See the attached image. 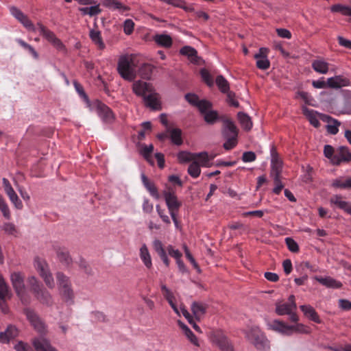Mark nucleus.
I'll return each instance as SVG.
<instances>
[{
	"mask_svg": "<svg viewBox=\"0 0 351 351\" xmlns=\"http://www.w3.org/2000/svg\"><path fill=\"white\" fill-rule=\"evenodd\" d=\"M348 202L343 199V197L340 195H334L330 198V204L337 208L343 210Z\"/></svg>",
	"mask_w": 351,
	"mask_h": 351,
	"instance_id": "43",
	"label": "nucleus"
},
{
	"mask_svg": "<svg viewBox=\"0 0 351 351\" xmlns=\"http://www.w3.org/2000/svg\"><path fill=\"white\" fill-rule=\"evenodd\" d=\"M332 12H339L344 16H351V8L341 4H335L330 8Z\"/></svg>",
	"mask_w": 351,
	"mask_h": 351,
	"instance_id": "45",
	"label": "nucleus"
},
{
	"mask_svg": "<svg viewBox=\"0 0 351 351\" xmlns=\"http://www.w3.org/2000/svg\"><path fill=\"white\" fill-rule=\"evenodd\" d=\"M18 43L23 48L27 49L32 53V55L33 56V57L35 59H38V53L35 51V49L31 45H29L27 43H26L25 41H23V40H21V39H19L18 40Z\"/></svg>",
	"mask_w": 351,
	"mask_h": 351,
	"instance_id": "62",
	"label": "nucleus"
},
{
	"mask_svg": "<svg viewBox=\"0 0 351 351\" xmlns=\"http://www.w3.org/2000/svg\"><path fill=\"white\" fill-rule=\"evenodd\" d=\"M349 84V80L341 75L330 77L327 80L328 86L332 88H340L343 86H348Z\"/></svg>",
	"mask_w": 351,
	"mask_h": 351,
	"instance_id": "18",
	"label": "nucleus"
},
{
	"mask_svg": "<svg viewBox=\"0 0 351 351\" xmlns=\"http://www.w3.org/2000/svg\"><path fill=\"white\" fill-rule=\"evenodd\" d=\"M4 190L9 197L10 201L14 204L16 208L21 209L23 207L21 201L18 197L16 193L12 187L9 180L6 178L2 180Z\"/></svg>",
	"mask_w": 351,
	"mask_h": 351,
	"instance_id": "11",
	"label": "nucleus"
},
{
	"mask_svg": "<svg viewBox=\"0 0 351 351\" xmlns=\"http://www.w3.org/2000/svg\"><path fill=\"white\" fill-rule=\"evenodd\" d=\"M332 186L335 188L350 189L351 178L346 179L345 181H343L341 179H336L333 180Z\"/></svg>",
	"mask_w": 351,
	"mask_h": 351,
	"instance_id": "52",
	"label": "nucleus"
},
{
	"mask_svg": "<svg viewBox=\"0 0 351 351\" xmlns=\"http://www.w3.org/2000/svg\"><path fill=\"white\" fill-rule=\"evenodd\" d=\"M16 293L23 304H29L30 303L31 298L29 293L27 292L25 288L16 291Z\"/></svg>",
	"mask_w": 351,
	"mask_h": 351,
	"instance_id": "55",
	"label": "nucleus"
},
{
	"mask_svg": "<svg viewBox=\"0 0 351 351\" xmlns=\"http://www.w3.org/2000/svg\"><path fill=\"white\" fill-rule=\"evenodd\" d=\"M56 279L62 300L69 304H73L75 295L69 277L59 271L56 274Z\"/></svg>",
	"mask_w": 351,
	"mask_h": 351,
	"instance_id": "2",
	"label": "nucleus"
},
{
	"mask_svg": "<svg viewBox=\"0 0 351 351\" xmlns=\"http://www.w3.org/2000/svg\"><path fill=\"white\" fill-rule=\"evenodd\" d=\"M154 69V67L152 64L144 63L139 67L138 74L143 79L150 80Z\"/></svg>",
	"mask_w": 351,
	"mask_h": 351,
	"instance_id": "28",
	"label": "nucleus"
},
{
	"mask_svg": "<svg viewBox=\"0 0 351 351\" xmlns=\"http://www.w3.org/2000/svg\"><path fill=\"white\" fill-rule=\"evenodd\" d=\"M182 55L186 56L194 64H198L199 58L197 56V51L193 47L185 46L180 51Z\"/></svg>",
	"mask_w": 351,
	"mask_h": 351,
	"instance_id": "24",
	"label": "nucleus"
},
{
	"mask_svg": "<svg viewBox=\"0 0 351 351\" xmlns=\"http://www.w3.org/2000/svg\"><path fill=\"white\" fill-rule=\"evenodd\" d=\"M195 158L193 160H196L199 164V166L204 167H209L212 165L210 161L213 160L214 156H209L208 153L206 152L195 153Z\"/></svg>",
	"mask_w": 351,
	"mask_h": 351,
	"instance_id": "23",
	"label": "nucleus"
},
{
	"mask_svg": "<svg viewBox=\"0 0 351 351\" xmlns=\"http://www.w3.org/2000/svg\"><path fill=\"white\" fill-rule=\"evenodd\" d=\"M103 4L106 7L119 10L121 12L128 11L130 10L128 6L122 4L117 0H103Z\"/></svg>",
	"mask_w": 351,
	"mask_h": 351,
	"instance_id": "33",
	"label": "nucleus"
},
{
	"mask_svg": "<svg viewBox=\"0 0 351 351\" xmlns=\"http://www.w3.org/2000/svg\"><path fill=\"white\" fill-rule=\"evenodd\" d=\"M189 174L193 178H197L201 173L199 164L196 160H193L188 168Z\"/></svg>",
	"mask_w": 351,
	"mask_h": 351,
	"instance_id": "51",
	"label": "nucleus"
},
{
	"mask_svg": "<svg viewBox=\"0 0 351 351\" xmlns=\"http://www.w3.org/2000/svg\"><path fill=\"white\" fill-rule=\"evenodd\" d=\"M313 69L317 73L325 74L328 71V64L322 60H314L312 63Z\"/></svg>",
	"mask_w": 351,
	"mask_h": 351,
	"instance_id": "36",
	"label": "nucleus"
},
{
	"mask_svg": "<svg viewBox=\"0 0 351 351\" xmlns=\"http://www.w3.org/2000/svg\"><path fill=\"white\" fill-rule=\"evenodd\" d=\"M348 202L343 199V197L340 195H334L330 198V204L337 208L343 210Z\"/></svg>",
	"mask_w": 351,
	"mask_h": 351,
	"instance_id": "42",
	"label": "nucleus"
},
{
	"mask_svg": "<svg viewBox=\"0 0 351 351\" xmlns=\"http://www.w3.org/2000/svg\"><path fill=\"white\" fill-rule=\"evenodd\" d=\"M163 196L169 211L170 214L178 213L180 208L182 206L181 202H180L173 191H164Z\"/></svg>",
	"mask_w": 351,
	"mask_h": 351,
	"instance_id": "6",
	"label": "nucleus"
},
{
	"mask_svg": "<svg viewBox=\"0 0 351 351\" xmlns=\"http://www.w3.org/2000/svg\"><path fill=\"white\" fill-rule=\"evenodd\" d=\"M295 309L292 308V306H291L288 303L276 304V312L279 315L291 314V313Z\"/></svg>",
	"mask_w": 351,
	"mask_h": 351,
	"instance_id": "41",
	"label": "nucleus"
},
{
	"mask_svg": "<svg viewBox=\"0 0 351 351\" xmlns=\"http://www.w3.org/2000/svg\"><path fill=\"white\" fill-rule=\"evenodd\" d=\"M315 280L328 288L339 289L342 287V284L340 282L337 281L330 277H315Z\"/></svg>",
	"mask_w": 351,
	"mask_h": 351,
	"instance_id": "27",
	"label": "nucleus"
},
{
	"mask_svg": "<svg viewBox=\"0 0 351 351\" xmlns=\"http://www.w3.org/2000/svg\"><path fill=\"white\" fill-rule=\"evenodd\" d=\"M285 243L288 249L292 252H298L299 251V246L298 243L291 237L285 239Z\"/></svg>",
	"mask_w": 351,
	"mask_h": 351,
	"instance_id": "58",
	"label": "nucleus"
},
{
	"mask_svg": "<svg viewBox=\"0 0 351 351\" xmlns=\"http://www.w3.org/2000/svg\"><path fill=\"white\" fill-rule=\"evenodd\" d=\"M200 75L204 82L210 87L213 86L214 82L212 76L206 69H202L200 70Z\"/></svg>",
	"mask_w": 351,
	"mask_h": 351,
	"instance_id": "56",
	"label": "nucleus"
},
{
	"mask_svg": "<svg viewBox=\"0 0 351 351\" xmlns=\"http://www.w3.org/2000/svg\"><path fill=\"white\" fill-rule=\"evenodd\" d=\"M132 90L136 95L144 98V96H146V93L149 94L154 89L151 84L138 80L133 83Z\"/></svg>",
	"mask_w": 351,
	"mask_h": 351,
	"instance_id": "12",
	"label": "nucleus"
},
{
	"mask_svg": "<svg viewBox=\"0 0 351 351\" xmlns=\"http://www.w3.org/2000/svg\"><path fill=\"white\" fill-rule=\"evenodd\" d=\"M302 111L303 114L306 117L312 125L315 128H318L319 126L320 123L313 110H310L306 107H304L302 108Z\"/></svg>",
	"mask_w": 351,
	"mask_h": 351,
	"instance_id": "37",
	"label": "nucleus"
},
{
	"mask_svg": "<svg viewBox=\"0 0 351 351\" xmlns=\"http://www.w3.org/2000/svg\"><path fill=\"white\" fill-rule=\"evenodd\" d=\"M273 177H274V184L276 186L273 189V192L274 193L278 195L281 192L282 189H283L284 185L282 183V182L280 181V176H275Z\"/></svg>",
	"mask_w": 351,
	"mask_h": 351,
	"instance_id": "61",
	"label": "nucleus"
},
{
	"mask_svg": "<svg viewBox=\"0 0 351 351\" xmlns=\"http://www.w3.org/2000/svg\"><path fill=\"white\" fill-rule=\"evenodd\" d=\"M24 278H25V276L21 272L17 271V272H13L11 274L10 280H11L13 288L15 290V292L17 291H20L22 289L25 288V284H24Z\"/></svg>",
	"mask_w": 351,
	"mask_h": 351,
	"instance_id": "19",
	"label": "nucleus"
},
{
	"mask_svg": "<svg viewBox=\"0 0 351 351\" xmlns=\"http://www.w3.org/2000/svg\"><path fill=\"white\" fill-rule=\"evenodd\" d=\"M273 328L279 332L287 333L288 331L292 330L294 328V326H287L282 322L275 320L273 322Z\"/></svg>",
	"mask_w": 351,
	"mask_h": 351,
	"instance_id": "50",
	"label": "nucleus"
},
{
	"mask_svg": "<svg viewBox=\"0 0 351 351\" xmlns=\"http://www.w3.org/2000/svg\"><path fill=\"white\" fill-rule=\"evenodd\" d=\"M216 84L221 92L225 93L230 90V84L227 80L221 75H219L216 78Z\"/></svg>",
	"mask_w": 351,
	"mask_h": 351,
	"instance_id": "44",
	"label": "nucleus"
},
{
	"mask_svg": "<svg viewBox=\"0 0 351 351\" xmlns=\"http://www.w3.org/2000/svg\"><path fill=\"white\" fill-rule=\"evenodd\" d=\"M89 36L92 41L97 46L99 49L103 50L105 49L106 45L103 42L101 32L99 31L96 29H91L90 31Z\"/></svg>",
	"mask_w": 351,
	"mask_h": 351,
	"instance_id": "32",
	"label": "nucleus"
},
{
	"mask_svg": "<svg viewBox=\"0 0 351 351\" xmlns=\"http://www.w3.org/2000/svg\"><path fill=\"white\" fill-rule=\"evenodd\" d=\"M10 12L12 14L16 19H17L27 29L30 31H35V27L32 21L29 19L27 16L24 14L21 10L15 7H12L10 8Z\"/></svg>",
	"mask_w": 351,
	"mask_h": 351,
	"instance_id": "14",
	"label": "nucleus"
},
{
	"mask_svg": "<svg viewBox=\"0 0 351 351\" xmlns=\"http://www.w3.org/2000/svg\"><path fill=\"white\" fill-rule=\"evenodd\" d=\"M154 151V145L150 144L149 145H143L141 150V154L145 158V159L153 165V161L151 158V154Z\"/></svg>",
	"mask_w": 351,
	"mask_h": 351,
	"instance_id": "47",
	"label": "nucleus"
},
{
	"mask_svg": "<svg viewBox=\"0 0 351 351\" xmlns=\"http://www.w3.org/2000/svg\"><path fill=\"white\" fill-rule=\"evenodd\" d=\"M56 254L59 261L64 265L69 266L72 263V259L69 252L65 248H58Z\"/></svg>",
	"mask_w": 351,
	"mask_h": 351,
	"instance_id": "31",
	"label": "nucleus"
},
{
	"mask_svg": "<svg viewBox=\"0 0 351 351\" xmlns=\"http://www.w3.org/2000/svg\"><path fill=\"white\" fill-rule=\"evenodd\" d=\"M197 107L199 110L200 112L204 114L205 112L210 110V109L212 108V104L206 99H202L198 102Z\"/></svg>",
	"mask_w": 351,
	"mask_h": 351,
	"instance_id": "57",
	"label": "nucleus"
},
{
	"mask_svg": "<svg viewBox=\"0 0 351 351\" xmlns=\"http://www.w3.org/2000/svg\"><path fill=\"white\" fill-rule=\"evenodd\" d=\"M28 282L30 286V291L40 304L47 306L53 305L52 295L34 276L29 278Z\"/></svg>",
	"mask_w": 351,
	"mask_h": 351,
	"instance_id": "1",
	"label": "nucleus"
},
{
	"mask_svg": "<svg viewBox=\"0 0 351 351\" xmlns=\"http://www.w3.org/2000/svg\"><path fill=\"white\" fill-rule=\"evenodd\" d=\"M336 157L337 158V160H339L338 162V165L343 162H349L351 161V152L349 151L348 147L341 146L338 149Z\"/></svg>",
	"mask_w": 351,
	"mask_h": 351,
	"instance_id": "25",
	"label": "nucleus"
},
{
	"mask_svg": "<svg viewBox=\"0 0 351 351\" xmlns=\"http://www.w3.org/2000/svg\"><path fill=\"white\" fill-rule=\"evenodd\" d=\"M213 341L219 347L221 351H234V346L231 341L220 331L214 333Z\"/></svg>",
	"mask_w": 351,
	"mask_h": 351,
	"instance_id": "8",
	"label": "nucleus"
},
{
	"mask_svg": "<svg viewBox=\"0 0 351 351\" xmlns=\"http://www.w3.org/2000/svg\"><path fill=\"white\" fill-rule=\"evenodd\" d=\"M185 99L189 104L196 107L198 104V102L200 101L197 95L193 93H187L185 95Z\"/></svg>",
	"mask_w": 351,
	"mask_h": 351,
	"instance_id": "64",
	"label": "nucleus"
},
{
	"mask_svg": "<svg viewBox=\"0 0 351 351\" xmlns=\"http://www.w3.org/2000/svg\"><path fill=\"white\" fill-rule=\"evenodd\" d=\"M195 158V154L186 151H181L178 154V159L181 163L193 161Z\"/></svg>",
	"mask_w": 351,
	"mask_h": 351,
	"instance_id": "49",
	"label": "nucleus"
},
{
	"mask_svg": "<svg viewBox=\"0 0 351 351\" xmlns=\"http://www.w3.org/2000/svg\"><path fill=\"white\" fill-rule=\"evenodd\" d=\"M237 116L242 128L246 131L250 130L252 127L251 118L247 114L241 112H239Z\"/></svg>",
	"mask_w": 351,
	"mask_h": 351,
	"instance_id": "35",
	"label": "nucleus"
},
{
	"mask_svg": "<svg viewBox=\"0 0 351 351\" xmlns=\"http://www.w3.org/2000/svg\"><path fill=\"white\" fill-rule=\"evenodd\" d=\"M154 40L160 46L170 47L172 45V38L167 34H156L154 36Z\"/></svg>",
	"mask_w": 351,
	"mask_h": 351,
	"instance_id": "30",
	"label": "nucleus"
},
{
	"mask_svg": "<svg viewBox=\"0 0 351 351\" xmlns=\"http://www.w3.org/2000/svg\"><path fill=\"white\" fill-rule=\"evenodd\" d=\"M33 344L36 351H57L49 341L43 337L35 339Z\"/></svg>",
	"mask_w": 351,
	"mask_h": 351,
	"instance_id": "20",
	"label": "nucleus"
},
{
	"mask_svg": "<svg viewBox=\"0 0 351 351\" xmlns=\"http://www.w3.org/2000/svg\"><path fill=\"white\" fill-rule=\"evenodd\" d=\"M222 134L224 138H237L238 129L235 124L229 119L223 120Z\"/></svg>",
	"mask_w": 351,
	"mask_h": 351,
	"instance_id": "13",
	"label": "nucleus"
},
{
	"mask_svg": "<svg viewBox=\"0 0 351 351\" xmlns=\"http://www.w3.org/2000/svg\"><path fill=\"white\" fill-rule=\"evenodd\" d=\"M165 3L171 5L173 6L180 8L184 10H187V6H185V1L183 0H160Z\"/></svg>",
	"mask_w": 351,
	"mask_h": 351,
	"instance_id": "59",
	"label": "nucleus"
},
{
	"mask_svg": "<svg viewBox=\"0 0 351 351\" xmlns=\"http://www.w3.org/2000/svg\"><path fill=\"white\" fill-rule=\"evenodd\" d=\"M262 335H264L258 328L254 327L250 328L247 332H246V337L247 340L252 343L253 341L256 340L260 337Z\"/></svg>",
	"mask_w": 351,
	"mask_h": 351,
	"instance_id": "48",
	"label": "nucleus"
},
{
	"mask_svg": "<svg viewBox=\"0 0 351 351\" xmlns=\"http://www.w3.org/2000/svg\"><path fill=\"white\" fill-rule=\"evenodd\" d=\"M117 71L125 80L132 82L136 77L134 64L131 58L128 56H121L118 61Z\"/></svg>",
	"mask_w": 351,
	"mask_h": 351,
	"instance_id": "3",
	"label": "nucleus"
},
{
	"mask_svg": "<svg viewBox=\"0 0 351 351\" xmlns=\"http://www.w3.org/2000/svg\"><path fill=\"white\" fill-rule=\"evenodd\" d=\"M204 119L207 123L213 124L218 119L217 111L208 110L204 114Z\"/></svg>",
	"mask_w": 351,
	"mask_h": 351,
	"instance_id": "54",
	"label": "nucleus"
},
{
	"mask_svg": "<svg viewBox=\"0 0 351 351\" xmlns=\"http://www.w3.org/2000/svg\"><path fill=\"white\" fill-rule=\"evenodd\" d=\"M84 14H88L90 16H95L101 12L99 5H94L90 7H84L80 9Z\"/></svg>",
	"mask_w": 351,
	"mask_h": 351,
	"instance_id": "53",
	"label": "nucleus"
},
{
	"mask_svg": "<svg viewBox=\"0 0 351 351\" xmlns=\"http://www.w3.org/2000/svg\"><path fill=\"white\" fill-rule=\"evenodd\" d=\"M34 266L40 276L43 278L46 285L49 288L53 289L55 286L54 280L47 262L44 259L36 257L34 259Z\"/></svg>",
	"mask_w": 351,
	"mask_h": 351,
	"instance_id": "4",
	"label": "nucleus"
},
{
	"mask_svg": "<svg viewBox=\"0 0 351 351\" xmlns=\"http://www.w3.org/2000/svg\"><path fill=\"white\" fill-rule=\"evenodd\" d=\"M256 349L261 351H267L269 349V343L264 335H262L258 339L252 342Z\"/></svg>",
	"mask_w": 351,
	"mask_h": 351,
	"instance_id": "34",
	"label": "nucleus"
},
{
	"mask_svg": "<svg viewBox=\"0 0 351 351\" xmlns=\"http://www.w3.org/2000/svg\"><path fill=\"white\" fill-rule=\"evenodd\" d=\"M96 110L99 117L105 123H111L114 119L112 111L104 104L97 101L96 102Z\"/></svg>",
	"mask_w": 351,
	"mask_h": 351,
	"instance_id": "10",
	"label": "nucleus"
},
{
	"mask_svg": "<svg viewBox=\"0 0 351 351\" xmlns=\"http://www.w3.org/2000/svg\"><path fill=\"white\" fill-rule=\"evenodd\" d=\"M11 293L8 286L5 283L2 276L0 275V310L3 313H8V306L7 305V300L10 299Z\"/></svg>",
	"mask_w": 351,
	"mask_h": 351,
	"instance_id": "7",
	"label": "nucleus"
},
{
	"mask_svg": "<svg viewBox=\"0 0 351 351\" xmlns=\"http://www.w3.org/2000/svg\"><path fill=\"white\" fill-rule=\"evenodd\" d=\"M322 119L326 121L328 125H327V131L331 134H336L339 132L338 127L341 123L337 120L332 118L331 117L326 114L322 115Z\"/></svg>",
	"mask_w": 351,
	"mask_h": 351,
	"instance_id": "21",
	"label": "nucleus"
},
{
	"mask_svg": "<svg viewBox=\"0 0 351 351\" xmlns=\"http://www.w3.org/2000/svg\"><path fill=\"white\" fill-rule=\"evenodd\" d=\"M19 335V330L13 325H10L4 332H0V343H8Z\"/></svg>",
	"mask_w": 351,
	"mask_h": 351,
	"instance_id": "17",
	"label": "nucleus"
},
{
	"mask_svg": "<svg viewBox=\"0 0 351 351\" xmlns=\"http://www.w3.org/2000/svg\"><path fill=\"white\" fill-rule=\"evenodd\" d=\"M141 179L143 185L145 186L146 189L149 192L151 195H152L156 199H158L160 198V195L155 184L153 182H150L145 174L141 175Z\"/></svg>",
	"mask_w": 351,
	"mask_h": 351,
	"instance_id": "26",
	"label": "nucleus"
},
{
	"mask_svg": "<svg viewBox=\"0 0 351 351\" xmlns=\"http://www.w3.org/2000/svg\"><path fill=\"white\" fill-rule=\"evenodd\" d=\"M226 141L223 143V147L226 150H230L234 148L237 144V138H225Z\"/></svg>",
	"mask_w": 351,
	"mask_h": 351,
	"instance_id": "63",
	"label": "nucleus"
},
{
	"mask_svg": "<svg viewBox=\"0 0 351 351\" xmlns=\"http://www.w3.org/2000/svg\"><path fill=\"white\" fill-rule=\"evenodd\" d=\"M153 247L159 256L166 253L163 245L160 240L156 239L153 241Z\"/></svg>",
	"mask_w": 351,
	"mask_h": 351,
	"instance_id": "60",
	"label": "nucleus"
},
{
	"mask_svg": "<svg viewBox=\"0 0 351 351\" xmlns=\"http://www.w3.org/2000/svg\"><path fill=\"white\" fill-rule=\"evenodd\" d=\"M268 49L261 47L257 53L254 56L256 60V66L261 70H266L270 66V62L267 58Z\"/></svg>",
	"mask_w": 351,
	"mask_h": 351,
	"instance_id": "9",
	"label": "nucleus"
},
{
	"mask_svg": "<svg viewBox=\"0 0 351 351\" xmlns=\"http://www.w3.org/2000/svg\"><path fill=\"white\" fill-rule=\"evenodd\" d=\"M40 34L51 43L56 37L55 34L41 23L37 24Z\"/></svg>",
	"mask_w": 351,
	"mask_h": 351,
	"instance_id": "46",
	"label": "nucleus"
},
{
	"mask_svg": "<svg viewBox=\"0 0 351 351\" xmlns=\"http://www.w3.org/2000/svg\"><path fill=\"white\" fill-rule=\"evenodd\" d=\"M300 308L304 314L312 321L316 323L321 322L319 315L312 306L310 305H302L300 306Z\"/></svg>",
	"mask_w": 351,
	"mask_h": 351,
	"instance_id": "29",
	"label": "nucleus"
},
{
	"mask_svg": "<svg viewBox=\"0 0 351 351\" xmlns=\"http://www.w3.org/2000/svg\"><path fill=\"white\" fill-rule=\"evenodd\" d=\"M24 313L32 326L39 333L43 334L46 332V325L38 314L32 309L25 308Z\"/></svg>",
	"mask_w": 351,
	"mask_h": 351,
	"instance_id": "5",
	"label": "nucleus"
},
{
	"mask_svg": "<svg viewBox=\"0 0 351 351\" xmlns=\"http://www.w3.org/2000/svg\"><path fill=\"white\" fill-rule=\"evenodd\" d=\"M208 306L202 302H193L191 305V311L195 319L199 320L206 313Z\"/></svg>",
	"mask_w": 351,
	"mask_h": 351,
	"instance_id": "22",
	"label": "nucleus"
},
{
	"mask_svg": "<svg viewBox=\"0 0 351 351\" xmlns=\"http://www.w3.org/2000/svg\"><path fill=\"white\" fill-rule=\"evenodd\" d=\"M334 148L330 145H326L324 148V156L330 160V162L334 165H338V162L336 157V154H334Z\"/></svg>",
	"mask_w": 351,
	"mask_h": 351,
	"instance_id": "39",
	"label": "nucleus"
},
{
	"mask_svg": "<svg viewBox=\"0 0 351 351\" xmlns=\"http://www.w3.org/2000/svg\"><path fill=\"white\" fill-rule=\"evenodd\" d=\"M143 99L147 107L152 110H160L161 108L159 95L154 90L149 93L148 95L144 96Z\"/></svg>",
	"mask_w": 351,
	"mask_h": 351,
	"instance_id": "15",
	"label": "nucleus"
},
{
	"mask_svg": "<svg viewBox=\"0 0 351 351\" xmlns=\"http://www.w3.org/2000/svg\"><path fill=\"white\" fill-rule=\"evenodd\" d=\"M140 256L142 261H143L145 265L147 268H150L152 265L151 256L149 253L148 249L145 245H142L140 249Z\"/></svg>",
	"mask_w": 351,
	"mask_h": 351,
	"instance_id": "40",
	"label": "nucleus"
},
{
	"mask_svg": "<svg viewBox=\"0 0 351 351\" xmlns=\"http://www.w3.org/2000/svg\"><path fill=\"white\" fill-rule=\"evenodd\" d=\"M170 138L173 143L176 145H181L183 143L182 139V131L180 129L175 128L168 130Z\"/></svg>",
	"mask_w": 351,
	"mask_h": 351,
	"instance_id": "38",
	"label": "nucleus"
},
{
	"mask_svg": "<svg viewBox=\"0 0 351 351\" xmlns=\"http://www.w3.org/2000/svg\"><path fill=\"white\" fill-rule=\"evenodd\" d=\"M271 176H280L282 167V162L279 158L278 154L276 152L275 148L271 149Z\"/></svg>",
	"mask_w": 351,
	"mask_h": 351,
	"instance_id": "16",
	"label": "nucleus"
}]
</instances>
